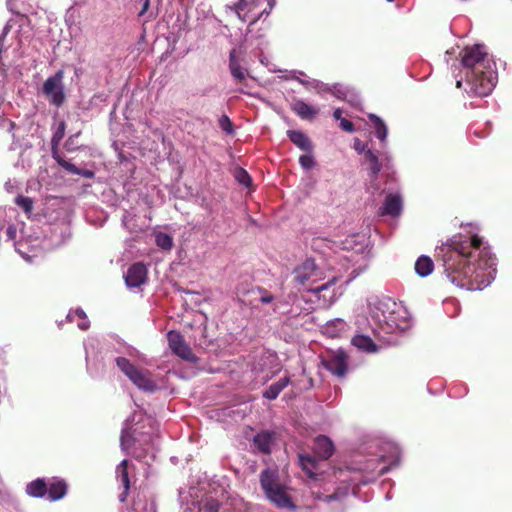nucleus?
<instances>
[{"label":"nucleus","instance_id":"37998d69","mask_svg":"<svg viewBox=\"0 0 512 512\" xmlns=\"http://www.w3.org/2000/svg\"><path fill=\"white\" fill-rule=\"evenodd\" d=\"M333 282H334V281H331V282H328V283H326V284H323V285H321V286L317 287L314 291H315V292H317V293H319V292H321V291H323V290L327 289V288H328V285H330V284H331V283H333Z\"/></svg>","mask_w":512,"mask_h":512},{"label":"nucleus","instance_id":"423d86ee","mask_svg":"<svg viewBox=\"0 0 512 512\" xmlns=\"http://www.w3.org/2000/svg\"><path fill=\"white\" fill-rule=\"evenodd\" d=\"M63 78L64 71L60 69L53 76L48 77L42 87V91L50 104L56 107H61L66 100Z\"/></svg>","mask_w":512,"mask_h":512},{"label":"nucleus","instance_id":"5701e85b","mask_svg":"<svg viewBox=\"0 0 512 512\" xmlns=\"http://www.w3.org/2000/svg\"><path fill=\"white\" fill-rule=\"evenodd\" d=\"M290 383V377L285 376L279 381L271 384L264 392L263 397L269 400L276 399L279 394L288 386Z\"/></svg>","mask_w":512,"mask_h":512},{"label":"nucleus","instance_id":"20e7f679","mask_svg":"<svg viewBox=\"0 0 512 512\" xmlns=\"http://www.w3.org/2000/svg\"><path fill=\"white\" fill-rule=\"evenodd\" d=\"M260 484L266 497L278 508L294 509L295 505L285 488L278 482V475L274 470L265 469L260 474Z\"/></svg>","mask_w":512,"mask_h":512},{"label":"nucleus","instance_id":"dca6fc26","mask_svg":"<svg viewBox=\"0 0 512 512\" xmlns=\"http://www.w3.org/2000/svg\"><path fill=\"white\" fill-rule=\"evenodd\" d=\"M287 136L289 140L296 145L300 150L310 153L313 149V144L310 138L300 130H288Z\"/></svg>","mask_w":512,"mask_h":512},{"label":"nucleus","instance_id":"2f4dec72","mask_svg":"<svg viewBox=\"0 0 512 512\" xmlns=\"http://www.w3.org/2000/svg\"><path fill=\"white\" fill-rule=\"evenodd\" d=\"M65 130H66V124L64 121H61L59 124H58V127L56 129V131L54 132L53 134V137H52V153L54 151H57V148L56 146L59 144V142L64 138V135H65Z\"/></svg>","mask_w":512,"mask_h":512},{"label":"nucleus","instance_id":"a18cd8bd","mask_svg":"<svg viewBox=\"0 0 512 512\" xmlns=\"http://www.w3.org/2000/svg\"><path fill=\"white\" fill-rule=\"evenodd\" d=\"M76 314H77V316H78L79 318H82V319H85V318H86V314H85V312H84L83 310H81V309L76 310Z\"/></svg>","mask_w":512,"mask_h":512},{"label":"nucleus","instance_id":"09e8293b","mask_svg":"<svg viewBox=\"0 0 512 512\" xmlns=\"http://www.w3.org/2000/svg\"><path fill=\"white\" fill-rule=\"evenodd\" d=\"M461 86H462V81H461V80H458V81L456 82V87H457V88H461Z\"/></svg>","mask_w":512,"mask_h":512},{"label":"nucleus","instance_id":"7c9ffc66","mask_svg":"<svg viewBox=\"0 0 512 512\" xmlns=\"http://www.w3.org/2000/svg\"><path fill=\"white\" fill-rule=\"evenodd\" d=\"M221 504L214 498H206L199 507L198 512H219Z\"/></svg>","mask_w":512,"mask_h":512},{"label":"nucleus","instance_id":"2eb2a0df","mask_svg":"<svg viewBox=\"0 0 512 512\" xmlns=\"http://www.w3.org/2000/svg\"><path fill=\"white\" fill-rule=\"evenodd\" d=\"M229 70L237 83H245L248 71L240 65L235 49H232L229 53Z\"/></svg>","mask_w":512,"mask_h":512},{"label":"nucleus","instance_id":"4c0bfd02","mask_svg":"<svg viewBox=\"0 0 512 512\" xmlns=\"http://www.w3.org/2000/svg\"><path fill=\"white\" fill-rule=\"evenodd\" d=\"M268 5H269V8L268 9H264L261 13H259L248 25V27H252L253 25H255L264 15H269L271 10L273 9V6H274V1L273 0H269L268 1Z\"/></svg>","mask_w":512,"mask_h":512},{"label":"nucleus","instance_id":"79ce46f5","mask_svg":"<svg viewBox=\"0 0 512 512\" xmlns=\"http://www.w3.org/2000/svg\"><path fill=\"white\" fill-rule=\"evenodd\" d=\"M333 117H334L336 120H340V121H341V119H343V118H342V110H341V109H339V108L335 109V110H334V112H333Z\"/></svg>","mask_w":512,"mask_h":512},{"label":"nucleus","instance_id":"aec40b11","mask_svg":"<svg viewBox=\"0 0 512 512\" xmlns=\"http://www.w3.org/2000/svg\"><path fill=\"white\" fill-rule=\"evenodd\" d=\"M53 158L54 160L66 171L75 174L80 175L85 178L91 179L94 177V172L87 169H80L76 167L74 164L70 163L69 161H66L59 153L56 151L53 152Z\"/></svg>","mask_w":512,"mask_h":512},{"label":"nucleus","instance_id":"f03ea898","mask_svg":"<svg viewBox=\"0 0 512 512\" xmlns=\"http://www.w3.org/2000/svg\"><path fill=\"white\" fill-rule=\"evenodd\" d=\"M460 55L471 90L478 96L488 95L495 87L497 76L490 66L485 47L479 44L466 47Z\"/></svg>","mask_w":512,"mask_h":512},{"label":"nucleus","instance_id":"a19ab883","mask_svg":"<svg viewBox=\"0 0 512 512\" xmlns=\"http://www.w3.org/2000/svg\"><path fill=\"white\" fill-rule=\"evenodd\" d=\"M79 134H80V133H77V134H75V135H72V136H70V137L67 139V141H66V143H65V147H66V149H67L68 151H72V150H74V138H75V137H77Z\"/></svg>","mask_w":512,"mask_h":512},{"label":"nucleus","instance_id":"412c9836","mask_svg":"<svg viewBox=\"0 0 512 512\" xmlns=\"http://www.w3.org/2000/svg\"><path fill=\"white\" fill-rule=\"evenodd\" d=\"M291 110L304 120H312L319 111L317 108L310 106L303 100L299 99L292 103Z\"/></svg>","mask_w":512,"mask_h":512},{"label":"nucleus","instance_id":"393cba45","mask_svg":"<svg viewBox=\"0 0 512 512\" xmlns=\"http://www.w3.org/2000/svg\"><path fill=\"white\" fill-rule=\"evenodd\" d=\"M47 483L42 478L33 480L26 486V493L35 498H42L47 494Z\"/></svg>","mask_w":512,"mask_h":512},{"label":"nucleus","instance_id":"6ab92c4d","mask_svg":"<svg viewBox=\"0 0 512 512\" xmlns=\"http://www.w3.org/2000/svg\"><path fill=\"white\" fill-rule=\"evenodd\" d=\"M47 485V494L51 501L60 500L67 493V483L62 479L54 478Z\"/></svg>","mask_w":512,"mask_h":512},{"label":"nucleus","instance_id":"a211bd4d","mask_svg":"<svg viewBox=\"0 0 512 512\" xmlns=\"http://www.w3.org/2000/svg\"><path fill=\"white\" fill-rule=\"evenodd\" d=\"M260 1L261 0H239L231 9L234 10L239 20L245 22L247 14L258 8Z\"/></svg>","mask_w":512,"mask_h":512},{"label":"nucleus","instance_id":"cd10ccee","mask_svg":"<svg viewBox=\"0 0 512 512\" xmlns=\"http://www.w3.org/2000/svg\"><path fill=\"white\" fill-rule=\"evenodd\" d=\"M369 120L375 129L376 136L379 140L384 141L387 137V127L383 120L375 114H370Z\"/></svg>","mask_w":512,"mask_h":512},{"label":"nucleus","instance_id":"72a5a7b5","mask_svg":"<svg viewBox=\"0 0 512 512\" xmlns=\"http://www.w3.org/2000/svg\"><path fill=\"white\" fill-rule=\"evenodd\" d=\"M15 203L23 209L26 214H30L33 210V200L29 197L18 195L15 198Z\"/></svg>","mask_w":512,"mask_h":512},{"label":"nucleus","instance_id":"e433bc0d","mask_svg":"<svg viewBox=\"0 0 512 512\" xmlns=\"http://www.w3.org/2000/svg\"><path fill=\"white\" fill-rule=\"evenodd\" d=\"M299 163L304 169H311L314 166L315 161L313 156L307 153L300 156Z\"/></svg>","mask_w":512,"mask_h":512},{"label":"nucleus","instance_id":"4468645a","mask_svg":"<svg viewBox=\"0 0 512 512\" xmlns=\"http://www.w3.org/2000/svg\"><path fill=\"white\" fill-rule=\"evenodd\" d=\"M275 440L273 431L264 430L257 433L253 438V444L262 454L269 455L272 451V445Z\"/></svg>","mask_w":512,"mask_h":512},{"label":"nucleus","instance_id":"1a4fd4ad","mask_svg":"<svg viewBox=\"0 0 512 512\" xmlns=\"http://www.w3.org/2000/svg\"><path fill=\"white\" fill-rule=\"evenodd\" d=\"M167 340L172 352L183 360L194 362L196 357L180 332L169 331Z\"/></svg>","mask_w":512,"mask_h":512},{"label":"nucleus","instance_id":"ea45409f","mask_svg":"<svg viewBox=\"0 0 512 512\" xmlns=\"http://www.w3.org/2000/svg\"><path fill=\"white\" fill-rule=\"evenodd\" d=\"M5 233L8 240H15L17 236L16 227L14 225H9Z\"/></svg>","mask_w":512,"mask_h":512},{"label":"nucleus","instance_id":"6e6552de","mask_svg":"<svg viewBox=\"0 0 512 512\" xmlns=\"http://www.w3.org/2000/svg\"><path fill=\"white\" fill-rule=\"evenodd\" d=\"M239 301L249 307H256L259 303L268 304L274 299L266 289L256 286L238 293Z\"/></svg>","mask_w":512,"mask_h":512},{"label":"nucleus","instance_id":"ddd939ff","mask_svg":"<svg viewBox=\"0 0 512 512\" xmlns=\"http://www.w3.org/2000/svg\"><path fill=\"white\" fill-rule=\"evenodd\" d=\"M396 306H397V304L390 299H388L387 301L379 302L378 309L382 310V318H380L378 316L379 321L384 322L391 328H393V327L399 328L400 325L397 322V318L395 316V310H394V308Z\"/></svg>","mask_w":512,"mask_h":512},{"label":"nucleus","instance_id":"f8f14e48","mask_svg":"<svg viewBox=\"0 0 512 512\" xmlns=\"http://www.w3.org/2000/svg\"><path fill=\"white\" fill-rule=\"evenodd\" d=\"M128 466H129V461L127 459H124L118 464V466L116 468L117 479L123 485V492L119 495V501L121 503L126 502L127 497L129 495V491H130V478H129Z\"/></svg>","mask_w":512,"mask_h":512},{"label":"nucleus","instance_id":"58836bf2","mask_svg":"<svg viewBox=\"0 0 512 512\" xmlns=\"http://www.w3.org/2000/svg\"><path fill=\"white\" fill-rule=\"evenodd\" d=\"M340 127H341L344 131L349 132V133H352V132H354V130H355V128H354V124H353L351 121H349V120H347V119H345V118L341 119V121H340Z\"/></svg>","mask_w":512,"mask_h":512},{"label":"nucleus","instance_id":"0eeeda50","mask_svg":"<svg viewBox=\"0 0 512 512\" xmlns=\"http://www.w3.org/2000/svg\"><path fill=\"white\" fill-rule=\"evenodd\" d=\"M293 274L295 282L300 285L315 283L321 278L320 269L313 259L303 261L293 270Z\"/></svg>","mask_w":512,"mask_h":512},{"label":"nucleus","instance_id":"7ed1b4c3","mask_svg":"<svg viewBox=\"0 0 512 512\" xmlns=\"http://www.w3.org/2000/svg\"><path fill=\"white\" fill-rule=\"evenodd\" d=\"M156 436L153 420L149 417H141L134 425L122 429L121 449L136 459H142L153 446Z\"/></svg>","mask_w":512,"mask_h":512},{"label":"nucleus","instance_id":"c03bdc74","mask_svg":"<svg viewBox=\"0 0 512 512\" xmlns=\"http://www.w3.org/2000/svg\"><path fill=\"white\" fill-rule=\"evenodd\" d=\"M148 7H149V0H145L143 3L142 10L139 13V16H142L147 11Z\"/></svg>","mask_w":512,"mask_h":512},{"label":"nucleus","instance_id":"bb28decb","mask_svg":"<svg viewBox=\"0 0 512 512\" xmlns=\"http://www.w3.org/2000/svg\"><path fill=\"white\" fill-rule=\"evenodd\" d=\"M365 161L369 164V170L372 178H376L381 171L382 165L379 162L378 156L370 149L364 151Z\"/></svg>","mask_w":512,"mask_h":512},{"label":"nucleus","instance_id":"c756f323","mask_svg":"<svg viewBox=\"0 0 512 512\" xmlns=\"http://www.w3.org/2000/svg\"><path fill=\"white\" fill-rule=\"evenodd\" d=\"M155 242H156V245L163 250H170L173 246L172 237L163 232H158L155 235Z\"/></svg>","mask_w":512,"mask_h":512},{"label":"nucleus","instance_id":"39448f33","mask_svg":"<svg viewBox=\"0 0 512 512\" xmlns=\"http://www.w3.org/2000/svg\"><path fill=\"white\" fill-rule=\"evenodd\" d=\"M116 364L119 369L139 388L145 391H153L156 388L155 382L151 379L148 371L138 369L129 359L117 357Z\"/></svg>","mask_w":512,"mask_h":512},{"label":"nucleus","instance_id":"f704fd0d","mask_svg":"<svg viewBox=\"0 0 512 512\" xmlns=\"http://www.w3.org/2000/svg\"><path fill=\"white\" fill-rule=\"evenodd\" d=\"M218 123L219 127L227 134H232L234 132L233 123L227 115H222Z\"/></svg>","mask_w":512,"mask_h":512},{"label":"nucleus","instance_id":"9d476101","mask_svg":"<svg viewBox=\"0 0 512 512\" xmlns=\"http://www.w3.org/2000/svg\"><path fill=\"white\" fill-rule=\"evenodd\" d=\"M147 268L142 262L131 265L125 274V283L128 287H140L146 282Z\"/></svg>","mask_w":512,"mask_h":512},{"label":"nucleus","instance_id":"c9c22d12","mask_svg":"<svg viewBox=\"0 0 512 512\" xmlns=\"http://www.w3.org/2000/svg\"><path fill=\"white\" fill-rule=\"evenodd\" d=\"M325 90L330 92L332 95H334L338 99H344L346 97L345 89L339 84H334L333 86L328 87Z\"/></svg>","mask_w":512,"mask_h":512},{"label":"nucleus","instance_id":"b1692460","mask_svg":"<svg viewBox=\"0 0 512 512\" xmlns=\"http://www.w3.org/2000/svg\"><path fill=\"white\" fill-rule=\"evenodd\" d=\"M351 343L358 349L368 352V353L376 352L378 349L377 345L373 342V340L369 336L362 335V334L355 335L352 338Z\"/></svg>","mask_w":512,"mask_h":512},{"label":"nucleus","instance_id":"de8ad7c7","mask_svg":"<svg viewBox=\"0 0 512 512\" xmlns=\"http://www.w3.org/2000/svg\"><path fill=\"white\" fill-rule=\"evenodd\" d=\"M79 328L82 330H86L88 328V324L86 322L78 324Z\"/></svg>","mask_w":512,"mask_h":512},{"label":"nucleus","instance_id":"a878e982","mask_svg":"<svg viewBox=\"0 0 512 512\" xmlns=\"http://www.w3.org/2000/svg\"><path fill=\"white\" fill-rule=\"evenodd\" d=\"M433 268V261L428 256H420L415 263V271L421 277L428 276Z\"/></svg>","mask_w":512,"mask_h":512},{"label":"nucleus","instance_id":"4be33fe9","mask_svg":"<svg viewBox=\"0 0 512 512\" xmlns=\"http://www.w3.org/2000/svg\"><path fill=\"white\" fill-rule=\"evenodd\" d=\"M325 367L332 374L343 377L347 372V363L344 355H337L325 362Z\"/></svg>","mask_w":512,"mask_h":512},{"label":"nucleus","instance_id":"473e14b6","mask_svg":"<svg viewBox=\"0 0 512 512\" xmlns=\"http://www.w3.org/2000/svg\"><path fill=\"white\" fill-rule=\"evenodd\" d=\"M235 179L243 186L249 188L252 185V178L243 168H237L234 172Z\"/></svg>","mask_w":512,"mask_h":512},{"label":"nucleus","instance_id":"8fccbe9b","mask_svg":"<svg viewBox=\"0 0 512 512\" xmlns=\"http://www.w3.org/2000/svg\"><path fill=\"white\" fill-rule=\"evenodd\" d=\"M388 2H393L394 0H387Z\"/></svg>","mask_w":512,"mask_h":512},{"label":"nucleus","instance_id":"f3484780","mask_svg":"<svg viewBox=\"0 0 512 512\" xmlns=\"http://www.w3.org/2000/svg\"><path fill=\"white\" fill-rule=\"evenodd\" d=\"M402 211V199L398 194H388L382 207L383 215L399 216Z\"/></svg>","mask_w":512,"mask_h":512},{"label":"nucleus","instance_id":"c85d7f7f","mask_svg":"<svg viewBox=\"0 0 512 512\" xmlns=\"http://www.w3.org/2000/svg\"><path fill=\"white\" fill-rule=\"evenodd\" d=\"M299 462L302 469L310 476L317 469V459L310 454H299Z\"/></svg>","mask_w":512,"mask_h":512},{"label":"nucleus","instance_id":"49530a36","mask_svg":"<svg viewBox=\"0 0 512 512\" xmlns=\"http://www.w3.org/2000/svg\"><path fill=\"white\" fill-rule=\"evenodd\" d=\"M355 149L358 151V152H364L366 151L364 149V145H361L359 142L355 144Z\"/></svg>","mask_w":512,"mask_h":512},{"label":"nucleus","instance_id":"f257e3e1","mask_svg":"<svg viewBox=\"0 0 512 512\" xmlns=\"http://www.w3.org/2000/svg\"><path fill=\"white\" fill-rule=\"evenodd\" d=\"M440 251L447 278L467 290H481L491 281L495 258L478 235H454Z\"/></svg>","mask_w":512,"mask_h":512},{"label":"nucleus","instance_id":"9b49d317","mask_svg":"<svg viewBox=\"0 0 512 512\" xmlns=\"http://www.w3.org/2000/svg\"><path fill=\"white\" fill-rule=\"evenodd\" d=\"M313 451L319 459L327 460L333 455L335 447L329 437L319 435L314 440Z\"/></svg>","mask_w":512,"mask_h":512}]
</instances>
